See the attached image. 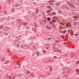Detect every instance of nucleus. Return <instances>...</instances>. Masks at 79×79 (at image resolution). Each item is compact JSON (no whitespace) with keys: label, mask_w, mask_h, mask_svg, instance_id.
Listing matches in <instances>:
<instances>
[{"label":"nucleus","mask_w":79,"mask_h":79,"mask_svg":"<svg viewBox=\"0 0 79 79\" xmlns=\"http://www.w3.org/2000/svg\"><path fill=\"white\" fill-rule=\"evenodd\" d=\"M51 40V38H48V40Z\"/></svg>","instance_id":"21"},{"label":"nucleus","mask_w":79,"mask_h":79,"mask_svg":"<svg viewBox=\"0 0 79 79\" xmlns=\"http://www.w3.org/2000/svg\"><path fill=\"white\" fill-rule=\"evenodd\" d=\"M20 37H21V35H20Z\"/></svg>","instance_id":"29"},{"label":"nucleus","mask_w":79,"mask_h":79,"mask_svg":"<svg viewBox=\"0 0 79 79\" xmlns=\"http://www.w3.org/2000/svg\"><path fill=\"white\" fill-rule=\"evenodd\" d=\"M31 75L32 76H34V74L33 73H31Z\"/></svg>","instance_id":"7"},{"label":"nucleus","mask_w":79,"mask_h":79,"mask_svg":"<svg viewBox=\"0 0 79 79\" xmlns=\"http://www.w3.org/2000/svg\"><path fill=\"white\" fill-rule=\"evenodd\" d=\"M14 11V9H12V12L13 13Z\"/></svg>","instance_id":"16"},{"label":"nucleus","mask_w":79,"mask_h":79,"mask_svg":"<svg viewBox=\"0 0 79 79\" xmlns=\"http://www.w3.org/2000/svg\"><path fill=\"white\" fill-rule=\"evenodd\" d=\"M6 14H7V13H6L5 14V15H6Z\"/></svg>","instance_id":"27"},{"label":"nucleus","mask_w":79,"mask_h":79,"mask_svg":"<svg viewBox=\"0 0 79 79\" xmlns=\"http://www.w3.org/2000/svg\"><path fill=\"white\" fill-rule=\"evenodd\" d=\"M50 24H52V22L50 23Z\"/></svg>","instance_id":"28"},{"label":"nucleus","mask_w":79,"mask_h":79,"mask_svg":"<svg viewBox=\"0 0 79 79\" xmlns=\"http://www.w3.org/2000/svg\"><path fill=\"white\" fill-rule=\"evenodd\" d=\"M47 20H48V21H50V18L48 17L47 18Z\"/></svg>","instance_id":"2"},{"label":"nucleus","mask_w":79,"mask_h":79,"mask_svg":"<svg viewBox=\"0 0 79 79\" xmlns=\"http://www.w3.org/2000/svg\"><path fill=\"white\" fill-rule=\"evenodd\" d=\"M4 60H5V59L4 58H3L2 59V61H4Z\"/></svg>","instance_id":"12"},{"label":"nucleus","mask_w":79,"mask_h":79,"mask_svg":"<svg viewBox=\"0 0 79 79\" xmlns=\"http://www.w3.org/2000/svg\"><path fill=\"white\" fill-rule=\"evenodd\" d=\"M66 32V31H64V32Z\"/></svg>","instance_id":"24"},{"label":"nucleus","mask_w":79,"mask_h":79,"mask_svg":"<svg viewBox=\"0 0 79 79\" xmlns=\"http://www.w3.org/2000/svg\"><path fill=\"white\" fill-rule=\"evenodd\" d=\"M21 20H17V21H19L20 22H21Z\"/></svg>","instance_id":"20"},{"label":"nucleus","mask_w":79,"mask_h":79,"mask_svg":"<svg viewBox=\"0 0 79 79\" xmlns=\"http://www.w3.org/2000/svg\"><path fill=\"white\" fill-rule=\"evenodd\" d=\"M36 54H37V55H39V52H36Z\"/></svg>","instance_id":"18"},{"label":"nucleus","mask_w":79,"mask_h":79,"mask_svg":"<svg viewBox=\"0 0 79 79\" xmlns=\"http://www.w3.org/2000/svg\"><path fill=\"white\" fill-rule=\"evenodd\" d=\"M49 61H50V62H51V60H50Z\"/></svg>","instance_id":"26"},{"label":"nucleus","mask_w":79,"mask_h":79,"mask_svg":"<svg viewBox=\"0 0 79 79\" xmlns=\"http://www.w3.org/2000/svg\"><path fill=\"white\" fill-rule=\"evenodd\" d=\"M47 48H48V47H47Z\"/></svg>","instance_id":"25"},{"label":"nucleus","mask_w":79,"mask_h":79,"mask_svg":"<svg viewBox=\"0 0 79 79\" xmlns=\"http://www.w3.org/2000/svg\"><path fill=\"white\" fill-rule=\"evenodd\" d=\"M52 21H53L54 23H56V20H55V19H53Z\"/></svg>","instance_id":"6"},{"label":"nucleus","mask_w":79,"mask_h":79,"mask_svg":"<svg viewBox=\"0 0 79 79\" xmlns=\"http://www.w3.org/2000/svg\"><path fill=\"white\" fill-rule=\"evenodd\" d=\"M67 26H70V24L69 23H67L66 24Z\"/></svg>","instance_id":"3"},{"label":"nucleus","mask_w":79,"mask_h":79,"mask_svg":"<svg viewBox=\"0 0 79 79\" xmlns=\"http://www.w3.org/2000/svg\"><path fill=\"white\" fill-rule=\"evenodd\" d=\"M47 46H48V45H47Z\"/></svg>","instance_id":"30"},{"label":"nucleus","mask_w":79,"mask_h":79,"mask_svg":"<svg viewBox=\"0 0 79 79\" xmlns=\"http://www.w3.org/2000/svg\"><path fill=\"white\" fill-rule=\"evenodd\" d=\"M32 43V44H33V43Z\"/></svg>","instance_id":"32"},{"label":"nucleus","mask_w":79,"mask_h":79,"mask_svg":"<svg viewBox=\"0 0 79 79\" xmlns=\"http://www.w3.org/2000/svg\"><path fill=\"white\" fill-rule=\"evenodd\" d=\"M76 71L77 72H78V73H79V70L78 69H76Z\"/></svg>","instance_id":"8"},{"label":"nucleus","mask_w":79,"mask_h":79,"mask_svg":"<svg viewBox=\"0 0 79 79\" xmlns=\"http://www.w3.org/2000/svg\"><path fill=\"white\" fill-rule=\"evenodd\" d=\"M48 15H49V16H51V15H52V14L51 13H50L49 12H48Z\"/></svg>","instance_id":"5"},{"label":"nucleus","mask_w":79,"mask_h":79,"mask_svg":"<svg viewBox=\"0 0 79 79\" xmlns=\"http://www.w3.org/2000/svg\"><path fill=\"white\" fill-rule=\"evenodd\" d=\"M55 14L54 13H52V15H55Z\"/></svg>","instance_id":"19"},{"label":"nucleus","mask_w":79,"mask_h":79,"mask_svg":"<svg viewBox=\"0 0 79 79\" xmlns=\"http://www.w3.org/2000/svg\"><path fill=\"white\" fill-rule=\"evenodd\" d=\"M54 58H57V57H56V56H54Z\"/></svg>","instance_id":"14"},{"label":"nucleus","mask_w":79,"mask_h":79,"mask_svg":"<svg viewBox=\"0 0 79 79\" xmlns=\"http://www.w3.org/2000/svg\"><path fill=\"white\" fill-rule=\"evenodd\" d=\"M37 13H38V12H36V14H37Z\"/></svg>","instance_id":"23"},{"label":"nucleus","mask_w":79,"mask_h":79,"mask_svg":"<svg viewBox=\"0 0 79 79\" xmlns=\"http://www.w3.org/2000/svg\"><path fill=\"white\" fill-rule=\"evenodd\" d=\"M63 56H67V54H65L63 55Z\"/></svg>","instance_id":"10"},{"label":"nucleus","mask_w":79,"mask_h":79,"mask_svg":"<svg viewBox=\"0 0 79 79\" xmlns=\"http://www.w3.org/2000/svg\"><path fill=\"white\" fill-rule=\"evenodd\" d=\"M79 64V61H77V64Z\"/></svg>","instance_id":"13"},{"label":"nucleus","mask_w":79,"mask_h":79,"mask_svg":"<svg viewBox=\"0 0 79 79\" xmlns=\"http://www.w3.org/2000/svg\"><path fill=\"white\" fill-rule=\"evenodd\" d=\"M52 10V9H50V10H47V12L48 13V12H50L51 11V10Z\"/></svg>","instance_id":"4"},{"label":"nucleus","mask_w":79,"mask_h":79,"mask_svg":"<svg viewBox=\"0 0 79 79\" xmlns=\"http://www.w3.org/2000/svg\"><path fill=\"white\" fill-rule=\"evenodd\" d=\"M46 28H47V29H51V28H49L48 27H47Z\"/></svg>","instance_id":"11"},{"label":"nucleus","mask_w":79,"mask_h":79,"mask_svg":"<svg viewBox=\"0 0 79 79\" xmlns=\"http://www.w3.org/2000/svg\"><path fill=\"white\" fill-rule=\"evenodd\" d=\"M30 72H29V71H27V74H29Z\"/></svg>","instance_id":"9"},{"label":"nucleus","mask_w":79,"mask_h":79,"mask_svg":"<svg viewBox=\"0 0 79 79\" xmlns=\"http://www.w3.org/2000/svg\"><path fill=\"white\" fill-rule=\"evenodd\" d=\"M75 35H76V36H77V35H78V34H75Z\"/></svg>","instance_id":"22"},{"label":"nucleus","mask_w":79,"mask_h":79,"mask_svg":"<svg viewBox=\"0 0 79 79\" xmlns=\"http://www.w3.org/2000/svg\"><path fill=\"white\" fill-rule=\"evenodd\" d=\"M45 46H46V45H45Z\"/></svg>","instance_id":"31"},{"label":"nucleus","mask_w":79,"mask_h":79,"mask_svg":"<svg viewBox=\"0 0 79 79\" xmlns=\"http://www.w3.org/2000/svg\"><path fill=\"white\" fill-rule=\"evenodd\" d=\"M2 28H3V26H2V25L1 26V28L2 29Z\"/></svg>","instance_id":"15"},{"label":"nucleus","mask_w":79,"mask_h":79,"mask_svg":"<svg viewBox=\"0 0 79 79\" xmlns=\"http://www.w3.org/2000/svg\"><path fill=\"white\" fill-rule=\"evenodd\" d=\"M22 24H24L25 26H26V23L25 22H23L21 23Z\"/></svg>","instance_id":"1"},{"label":"nucleus","mask_w":79,"mask_h":79,"mask_svg":"<svg viewBox=\"0 0 79 79\" xmlns=\"http://www.w3.org/2000/svg\"><path fill=\"white\" fill-rule=\"evenodd\" d=\"M19 74H18V75H17V76H18V77H20V76H19Z\"/></svg>","instance_id":"17"}]
</instances>
